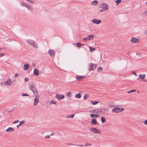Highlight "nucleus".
<instances>
[{"instance_id":"aec40b11","label":"nucleus","mask_w":147,"mask_h":147,"mask_svg":"<svg viewBox=\"0 0 147 147\" xmlns=\"http://www.w3.org/2000/svg\"><path fill=\"white\" fill-rule=\"evenodd\" d=\"M34 74L36 76H38L39 74V72L38 70L36 69H34Z\"/></svg>"},{"instance_id":"393cba45","label":"nucleus","mask_w":147,"mask_h":147,"mask_svg":"<svg viewBox=\"0 0 147 147\" xmlns=\"http://www.w3.org/2000/svg\"><path fill=\"white\" fill-rule=\"evenodd\" d=\"M24 123L25 121H20L19 124L17 126V128H18L20 126L24 124Z\"/></svg>"},{"instance_id":"37998d69","label":"nucleus","mask_w":147,"mask_h":147,"mask_svg":"<svg viewBox=\"0 0 147 147\" xmlns=\"http://www.w3.org/2000/svg\"><path fill=\"white\" fill-rule=\"evenodd\" d=\"M82 40L84 41H87V40H89L88 39L87 37L86 38H83L82 39Z\"/></svg>"},{"instance_id":"ea45409f","label":"nucleus","mask_w":147,"mask_h":147,"mask_svg":"<svg viewBox=\"0 0 147 147\" xmlns=\"http://www.w3.org/2000/svg\"><path fill=\"white\" fill-rule=\"evenodd\" d=\"M92 145V144L90 143H86L85 144V145L84 146H90Z\"/></svg>"},{"instance_id":"052dcab7","label":"nucleus","mask_w":147,"mask_h":147,"mask_svg":"<svg viewBox=\"0 0 147 147\" xmlns=\"http://www.w3.org/2000/svg\"><path fill=\"white\" fill-rule=\"evenodd\" d=\"M137 79L138 80H139V79L138 78H137Z\"/></svg>"},{"instance_id":"c03bdc74","label":"nucleus","mask_w":147,"mask_h":147,"mask_svg":"<svg viewBox=\"0 0 147 147\" xmlns=\"http://www.w3.org/2000/svg\"><path fill=\"white\" fill-rule=\"evenodd\" d=\"M22 95L23 96H29V95L27 94L22 93Z\"/></svg>"},{"instance_id":"412c9836","label":"nucleus","mask_w":147,"mask_h":147,"mask_svg":"<svg viewBox=\"0 0 147 147\" xmlns=\"http://www.w3.org/2000/svg\"><path fill=\"white\" fill-rule=\"evenodd\" d=\"M146 76L145 74H140L139 75V77L141 79H144Z\"/></svg>"},{"instance_id":"3c124183","label":"nucleus","mask_w":147,"mask_h":147,"mask_svg":"<svg viewBox=\"0 0 147 147\" xmlns=\"http://www.w3.org/2000/svg\"><path fill=\"white\" fill-rule=\"evenodd\" d=\"M144 123L145 125H147V120H145Z\"/></svg>"},{"instance_id":"72a5a7b5","label":"nucleus","mask_w":147,"mask_h":147,"mask_svg":"<svg viewBox=\"0 0 147 147\" xmlns=\"http://www.w3.org/2000/svg\"><path fill=\"white\" fill-rule=\"evenodd\" d=\"M101 120L102 123H104L105 121V118L104 117H102L101 118Z\"/></svg>"},{"instance_id":"f8f14e48","label":"nucleus","mask_w":147,"mask_h":147,"mask_svg":"<svg viewBox=\"0 0 147 147\" xmlns=\"http://www.w3.org/2000/svg\"><path fill=\"white\" fill-rule=\"evenodd\" d=\"M76 79L78 81L82 80L84 78V76H79L77 75L76 76Z\"/></svg>"},{"instance_id":"b1692460","label":"nucleus","mask_w":147,"mask_h":147,"mask_svg":"<svg viewBox=\"0 0 147 147\" xmlns=\"http://www.w3.org/2000/svg\"><path fill=\"white\" fill-rule=\"evenodd\" d=\"M87 37L88 39V40H90L91 39L93 38L94 37V35H88Z\"/></svg>"},{"instance_id":"13d9d810","label":"nucleus","mask_w":147,"mask_h":147,"mask_svg":"<svg viewBox=\"0 0 147 147\" xmlns=\"http://www.w3.org/2000/svg\"><path fill=\"white\" fill-rule=\"evenodd\" d=\"M145 33L146 35H147V30L145 31Z\"/></svg>"},{"instance_id":"f03ea898","label":"nucleus","mask_w":147,"mask_h":147,"mask_svg":"<svg viewBox=\"0 0 147 147\" xmlns=\"http://www.w3.org/2000/svg\"><path fill=\"white\" fill-rule=\"evenodd\" d=\"M97 112L100 113L102 114H105L106 112H108L109 109L107 108H103L97 109Z\"/></svg>"},{"instance_id":"c9c22d12","label":"nucleus","mask_w":147,"mask_h":147,"mask_svg":"<svg viewBox=\"0 0 147 147\" xmlns=\"http://www.w3.org/2000/svg\"><path fill=\"white\" fill-rule=\"evenodd\" d=\"M103 70L102 67H99L97 70V71H102Z\"/></svg>"},{"instance_id":"5701e85b","label":"nucleus","mask_w":147,"mask_h":147,"mask_svg":"<svg viewBox=\"0 0 147 147\" xmlns=\"http://www.w3.org/2000/svg\"><path fill=\"white\" fill-rule=\"evenodd\" d=\"M98 3V1L95 0L91 2L92 4L96 6Z\"/></svg>"},{"instance_id":"a878e982","label":"nucleus","mask_w":147,"mask_h":147,"mask_svg":"<svg viewBox=\"0 0 147 147\" xmlns=\"http://www.w3.org/2000/svg\"><path fill=\"white\" fill-rule=\"evenodd\" d=\"M75 97L76 98H79L81 97V94L80 93L76 94L75 96Z\"/></svg>"},{"instance_id":"6ab92c4d","label":"nucleus","mask_w":147,"mask_h":147,"mask_svg":"<svg viewBox=\"0 0 147 147\" xmlns=\"http://www.w3.org/2000/svg\"><path fill=\"white\" fill-rule=\"evenodd\" d=\"M14 130V129L11 127H8L7 129L6 130V131L7 132H11L13 131Z\"/></svg>"},{"instance_id":"9b49d317","label":"nucleus","mask_w":147,"mask_h":147,"mask_svg":"<svg viewBox=\"0 0 147 147\" xmlns=\"http://www.w3.org/2000/svg\"><path fill=\"white\" fill-rule=\"evenodd\" d=\"M55 97L59 100L64 98L65 97L63 95L60 94H56Z\"/></svg>"},{"instance_id":"39448f33","label":"nucleus","mask_w":147,"mask_h":147,"mask_svg":"<svg viewBox=\"0 0 147 147\" xmlns=\"http://www.w3.org/2000/svg\"><path fill=\"white\" fill-rule=\"evenodd\" d=\"M90 131L93 133L100 134L101 133V131L96 128H91Z\"/></svg>"},{"instance_id":"603ef678","label":"nucleus","mask_w":147,"mask_h":147,"mask_svg":"<svg viewBox=\"0 0 147 147\" xmlns=\"http://www.w3.org/2000/svg\"><path fill=\"white\" fill-rule=\"evenodd\" d=\"M143 14L145 15V16L147 15V10L144 12L142 15H143Z\"/></svg>"},{"instance_id":"a18cd8bd","label":"nucleus","mask_w":147,"mask_h":147,"mask_svg":"<svg viewBox=\"0 0 147 147\" xmlns=\"http://www.w3.org/2000/svg\"><path fill=\"white\" fill-rule=\"evenodd\" d=\"M29 80V79L27 77H26L24 79V81L26 82H28Z\"/></svg>"},{"instance_id":"6e6552de","label":"nucleus","mask_w":147,"mask_h":147,"mask_svg":"<svg viewBox=\"0 0 147 147\" xmlns=\"http://www.w3.org/2000/svg\"><path fill=\"white\" fill-rule=\"evenodd\" d=\"M107 106L110 108H111L115 107V105L114 102H109L107 104Z\"/></svg>"},{"instance_id":"2f4dec72","label":"nucleus","mask_w":147,"mask_h":147,"mask_svg":"<svg viewBox=\"0 0 147 147\" xmlns=\"http://www.w3.org/2000/svg\"><path fill=\"white\" fill-rule=\"evenodd\" d=\"M90 112L91 113H97L98 112H97V110H96V109L95 110H90Z\"/></svg>"},{"instance_id":"49530a36","label":"nucleus","mask_w":147,"mask_h":147,"mask_svg":"<svg viewBox=\"0 0 147 147\" xmlns=\"http://www.w3.org/2000/svg\"><path fill=\"white\" fill-rule=\"evenodd\" d=\"M45 138L46 139L50 138V135H47L46 136H45Z\"/></svg>"},{"instance_id":"7c9ffc66","label":"nucleus","mask_w":147,"mask_h":147,"mask_svg":"<svg viewBox=\"0 0 147 147\" xmlns=\"http://www.w3.org/2000/svg\"><path fill=\"white\" fill-rule=\"evenodd\" d=\"M91 103L94 105H96V104L98 103H99L98 102V101H91Z\"/></svg>"},{"instance_id":"ddd939ff","label":"nucleus","mask_w":147,"mask_h":147,"mask_svg":"<svg viewBox=\"0 0 147 147\" xmlns=\"http://www.w3.org/2000/svg\"><path fill=\"white\" fill-rule=\"evenodd\" d=\"M139 41V39L134 37H132L131 40V42L132 43H136L138 42Z\"/></svg>"},{"instance_id":"e2e57ef3","label":"nucleus","mask_w":147,"mask_h":147,"mask_svg":"<svg viewBox=\"0 0 147 147\" xmlns=\"http://www.w3.org/2000/svg\"><path fill=\"white\" fill-rule=\"evenodd\" d=\"M146 4H147V2H146Z\"/></svg>"},{"instance_id":"2eb2a0df","label":"nucleus","mask_w":147,"mask_h":147,"mask_svg":"<svg viewBox=\"0 0 147 147\" xmlns=\"http://www.w3.org/2000/svg\"><path fill=\"white\" fill-rule=\"evenodd\" d=\"M114 107V108L112 109V111L113 112L116 113H119V111H120V108L118 107H116V106L115 107Z\"/></svg>"},{"instance_id":"bf43d9fd","label":"nucleus","mask_w":147,"mask_h":147,"mask_svg":"<svg viewBox=\"0 0 147 147\" xmlns=\"http://www.w3.org/2000/svg\"><path fill=\"white\" fill-rule=\"evenodd\" d=\"M144 81L145 82H147V80L146 79H145L144 80Z\"/></svg>"},{"instance_id":"a211bd4d","label":"nucleus","mask_w":147,"mask_h":147,"mask_svg":"<svg viewBox=\"0 0 147 147\" xmlns=\"http://www.w3.org/2000/svg\"><path fill=\"white\" fill-rule=\"evenodd\" d=\"M29 67V65L28 63H25L24 65V69L25 70H26L28 69Z\"/></svg>"},{"instance_id":"f3484780","label":"nucleus","mask_w":147,"mask_h":147,"mask_svg":"<svg viewBox=\"0 0 147 147\" xmlns=\"http://www.w3.org/2000/svg\"><path fill=\"white\" fill-rule=\"evenodd\" d=\"M97 122L95 119L93 118L92 119L91 124L92 125H95L97 124Z\"/></svg>"},{"instance_id":"864d4df0","label":"nucleus","mask_w":147,"mask_h":147,"mask_svg":"<svg viewBox=\"0 0 147 147\" xmlns=\"http://www.w3.org/2000/svg\"><path fill=\"white\" fill-rule=\"evenodd\" d=\"M4 55V54L3 53H0V57H1L3 56Z\"/></svg>"},{"instance_id":"8fccbe9b","label":"nucleus","mask_w":147,"mask_h":147,"mask_svg":"<svg viewBox=\"0 0 147 147\" xmlns=\"http://www.w3.org/2000/svg\"><path fill=\"white\" fill-rule=\"evenodd\" d=\"M19 122V121L17 120H16L15 121H14L13 123H18Z\"/></svg>"},{"instance_id":"4be33fe9","label":"nucleus","mask_w":147,"mask_h":147,"mask_svg":"<svg viewBox=\"0 0 147 147\" xmlns=\"http://www.w3.org/2000/svg\"><path fill=\"white\" fill-rule=\"evenodd\" d=\"M90 116L92 118H98L99 117V116L98 115L91 114Z\"/></svg>"},{"instance_id":"423d86ee","label":"nucleus","mask_w":147,"mask_h":147,"mask_svg":"<svg viewBox=\"0 0 147 147\" xmlns=\"http://www.w3.org/2000/svg\"><path fill=\"white\" fill-rule=\"evenodd\" d=\"M27 42L32 46H36L37 45V43L32 40L28 39Z\"/></svg>"},{"instance_id":"9d476101","label":"nucleus","mask_w":147,"mask_h":147,"mask_svg":"<svg viewBox=\"0 0 147 147\" xmlns=\"http://www.w3.org/2000/svg\"><path fill=\"white\" fill-rule=\"evenodd\" d=\"M21 4L23 6L25 7L28 9H31V7L30 5L26 3H25L23 2Z\"/></svg>"},{"instance_id":"dca6fc26","label":"nucleus","mask_w":147,"mask_h":147,"mask_svg":"<svg viewBox=\"0 0 147 147\" xmlns=\"http://www.w3.org/2000/svg\"><path fill=\"white\" fill-rule=\"evenodd\" d=\"M48 53L50 55L51 57L55 55V52L53 50L51 49H49L48 51Z\"/></svg>"},{"instance_id":"4c0bfd02","label":"nucleus","mask_w":147,"mask_h":147,"mask_svg":"<svg viewBox=\"0 0 147 147\" xmlns=\"http://www.w3.org/2000/svg\"><path fill=\"white\" fill-rule=\"evenodd\" d=\"M121 0H116L115 1V2L116 3L117 5H118L119 3L121 2Z\"/></svg>"},{"instance_id":"7ed1b4c3","label":"nucleus","mask_w":147,"mask_h":147,"mask_svg":"<svg viewBox=\"0 0 147 147\" xmlns=\"http://www.w3.org/2000/svg\"><path fill=\"white\" fill-rule=\"evenodd\" d=\"M29 86L30 89L32 91L34 95L35 94V96H36L38 94V91L35 86L33 85H29Z\"/></svg>"},{"instance_id":"680f3d73","label":"nucleus","mask_w":147,"mask_h":147,"mask_svg":"<svg viewBox=\"0 0 147 147\" xmlns=\"http://www.w3.org/2000/svg\"><path fill=\"white\" fill-rule=\"evenodd\" d=\"M27 1H28L29 0H26Z\"/></svg>"},{"instance_id":"5fc2aeb1","label":"nucleus","mask_w":147,"mask_h":147,"mask_svg":"<svg viewBox=\"0 0 147 147\" xmlns=\"http://www.w3.org/2000/svg\"><path fill=\"white\" fill-rule=\"evenodd\" d=\"M32 66H34V67H35V63H33L32 64Z\"/></svg>"},{"instance_id":"4468645a","label":"nucleus","mask_w":147,"mask_h":147,"mask_svg":"<svg viewBox=\"0 0 147 147\" xmlns=\"http://www.w3.org/2000/svg\"><path fill=\"white\" fill-rule=\"evenodd\" d=\"M92 22L94 24H99L101 22V21L100 20L93 19L92 20Z\"/></svg>"},{"instance_id":"e433bc0d","label":"nucleus","mask_w":147,"mask_h":147,"mask_svg":"<svg viewBox=\"0 0 147 147\" xmlns=\"http://www.w3.org/2000/svg\"><path fill=\"white\" fill-rule=\"evenodd\" d=\"M136 91V90H132L130 91H127V93H130L132 92H135Z\"/></svg>"},{"instance_id":"20e7f679","label":"nucleus","mask_w":147,"mask_h":147,"mask_svg":"<svg viewBox=\"0 0 147 147\" xmlns=\"http://www.w3.org/2000/svg\"><path fill=\"white\" fill-rule=\"evenodd\" d=\"M97 66L96 64L92 63H89L88 65L89 67L88 70L91 71L94 70L97 67Z\"/></svg>"},{"instance_id":"a19ab883","label":"nucleus","mask_w":147,"mask_h":147,"mask_svg":"<svg viewBox=\"0 0 147 147\" xmlns=\"http://www.w3.org/2000/svg\"><path fill=\"white\" fill-rule=\"evenodd\" d=\"M28 2L31 3H33L35 2V1L34 0H29L28 1Z\"/></svg>"},{"instance_id":"c85d7f7f","label":"nucleus","mask_w":147,"mask_h":147,"mask_svg":"<svg viewBox=\"0 0 147 147\" xmlns=\"http://www.w3.org/2000/svg\"><path fill=\"white\" fill-rule=\"evenodd\" d=\"M90 51L91 52H93L96 50V49L91 47H89Z\"/></svg>"},{"instance_id":"1a4fd4ad","label":"nucleus","mask_w":147,"mask_h":147,"mask_svg":"<svg viewBox=\"0 0 147 147\" xmlns=\"http://www.w3.org/2000/svg\"><path fill=\"white\" fill-rule=\"evenodd\" d=\"M36 97L34 99V103L33 104V105L34 106H36L38 104V103L39 102V97L36 96Z\"/></svg>"},{"instance_id":"58836bf2","label":"nucleus","mask_w":147,"mask_h":147,"mask_svg":"<svg viewBox=\"0 0 147 147\" xmlns=\"http://www.w3.org/2000/svg\"><path fill=\"white\" fill-rule=\"evenodd\" d=\"M0 50L1 51V52H4L5 51V49L3 47H0Z\"/></svg>"},{"instance_id":"c756f323","label":"nucleus","mask_w":147,"mask_h":147,"mask_svg":"<svg viewBox=\"0 0 147 147\" xmlns=\"http://www.w3.org/2000/svg\"><path fill=\"white\" fill-rule=\"evenodd\" d=\"M73 45H75V46H81L82 45H84L82 44L79 42L74 44H73Z\"/></svg>"},{"instance_id":"79ce46f5","label":"nucleus","mask_w":147,"mask_h":147,"mask_svg":"<svg viewBox=\"0 0 147 147\" xmlns=\"http://www.w3.org/2000/svg\"><path fill=\"white\" fill-rule=\"evenodd\" d=\"M67 95L70 97L71 95V92H68L67 93Z\"/></svg>"},{"instance_id":"f704fd0d","label":"nucleus","mask_w":147,"mask_h":147,"mask_svg":"<svg viewBox=\"0 0 147 147\" xmlns=\"http://www.w3.org/2000/svg\"><path fill=\"white\" fill-rule=\"evenodd\" d=\"M89 97V95L87 94H86L84 96V100H86Z\"/></svg>"},{"instance_id":"cd10ccee","label":"nucleus","mask_w":147,"mask_h":147,"mask_svg":"<svg viewBox=\"0 0 147 147\" xmlns=\"http://www.w3.org/2000/svg\"><path fill=\"white\" fill-rule=\"evenodd\" d=\"M74 114H73L72 115H67L66 116V117L67 118H73L74 117Z\"/></svg>"},{"instance_id":"09e8293b","label":"nucleus","mask_w":147,"mask_h":147,"mask_svg":"<svg viewBox=\"0 0 147 147\" xmlns=\"http://www.w3.org/2000/svg\"><path fill=\"white\" fill-rule=\"evenodd\" d=\"M124 110V109L123 108H122L121 109L120 108V110H119L120 111H119V112H121L123 111Z\"/></svg>"},{"instance_id":"6e6d98bb","label":"nucleus","mask_w":147,"mask_h":147,"mask_svg":"<svg viewBox=\"0 0 147 147\" xmlns=\"http://www.w3.org/2000/svg\"><path fill=\"white\" fill-rule=\"evenodd\" d=\"M54 133H52V134H50V135L51 136H53V135H54Z\"/></svg>"},{"instance_id":"473e14b6","label":"nucleus","mask_w":147,"mask_h":147,"mask_svg":"<svg viewBox=\"0 0 147 147\" xmlns=\"http://www.w3.org/2000/svg\"><path fill=\"white\" fill-rule=\"evenodd\" d=\"M50 103L51 104H56L57 103V102L54 100H52L50 102Z\"/></svg>"},{"instance_id":"0eeeda50","label":"nucleus","mask_w":147,"mask_h":147,"mask_svg":"<svg viewBox=\"0 0 147 147\" xmlns=\"http://www.w3.org/2000/svg\"><path fill=\"white\" fill-rule=\"evenodd\" d=\"M13 82L11 81L10 78H9L8 80L4 82L5 84L7 86H9L13 84Z\"/></svg>"},{"instance_id":"4d7b16f0","label":"nucleus","mask_w":147,"mask_h":147,"mask_svg":"<svg viewBox=\"0 0 147 147\" xmlns=\"http://www.w3.org/2000/svg\"><path fill=\"white\" fill-rule=\"evenodd\" d=\"M134 75H135L136 76H137V75H136V73L135 72H134Z\"/></svg>"},{"instance_id":"de8ad7c7","label":"nucleus","mask_w":147,"mask_h":147,"mask_svg":"<svg viewBox=\"0 0 147 147\" xmlns=\"http://www.w3.org/2000/svg\"><path fill=\"white\" fill-rule=\"evenodd\" d=\"M19 76H20V75L19 74H18V73H16L15 75V77L16 78L17 77Z\"/></svg>"},{"instance_id":"f257e3e1","label":"nucleus","mask_w":147,"mask_h":147,"mask_svg":"<svg viewBox=\"0 0 147 147\" xmlns=\"http://www.w3.org/2000/svg\"><path fill=\"white\" fill-rule=\"evenodd\" d=\"M99 7L100 8H102V9L100 10V13H102L106 10H108L109 9V6L107 4H106L105 3H103L99 6Z\"/></svg>"},{"instance_id":"bb28decb","label":"nucleus","mask_w":147,"mask_h":147,"mask_svg":"<svg viewBox=\"0 0 147 147\" xmlns=\"http://www.w3.org/2000/svg\"><path fill=\"white\" fill-rule=\"evenodd\" d=\"M68 144L69 145H73V146H81V147L84 146V145H83L74 144H71V143H68Z\"/></svg>"}]
</instances>
